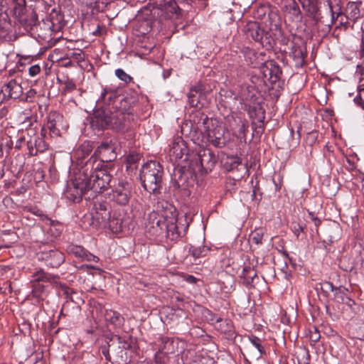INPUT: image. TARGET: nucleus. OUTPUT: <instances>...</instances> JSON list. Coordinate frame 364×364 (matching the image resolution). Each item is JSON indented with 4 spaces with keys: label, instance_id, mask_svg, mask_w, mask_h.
Returning a JSON list of instances; mask_svg holds the SVG:
<instances>
[{
    "label": "nucleus",
    "instance_id": "f257e3e1",
    "mask_svg": "<svg viewBox=\"0 0 364 364\" xmlns=\"http://www.w3.org/2000/svg\"><path fill=\"white\" fill-rule=\"evenodd\" d=\"M126 117L127 115L121 111L112 112L105 107H100L94 110L90 124L94 129H111L124 132L127 127Z\"/></svg>",
    "mask_w": 364,
    "mask_h": 364
},
{
    "label": "nucleus",
    "instance_id": "f03ea898",
    "mask_svg": "<svg viewBox=\"0 0 364 364\" xmlns=\"http://www.w3.org/2000/svg\"><path fill=\"white\" fill-rule=\"evenodd\" d=\"M109 183H66L63 194L65 198L73 203H80L82 196L86 200L94 199L97 197L96 193L103 194L109 189Z\"/></svg>",
    "mask_w": 364,
    "mask_h": 364
},
{
    "label": "nucleus",
    "instance_id": "7ed1b4c3",
    "mask_svg": "<svg viewBox=\"0 0 364 364\" xmlns=\"http://www.w3.org/2000/svg\"><path fill=\"white\" fill-rule=\"evenodd\" d=\"M192 155L189 165L194 172L201 176L211 171L217 162L216 156L209 149L200 147Z\"/></svg>",
    "mask_w": 364,
    "mask_h": 364
},
{
    "label": "nucleus",
    "instance_id": "20e7f679",
    "mask_svg": "<svg viewBox=\"0 0 364 364\" xmlns=\"http://www.w3.org/2000/svg\"><path fill=\"white\" fill-rule=\"evenodd\" d=\"M15 18L26 31H33L38 24V15L31 7H26V0H11Z\"/></svg>",
    "mask_w": 364,
    "mask_h": 364
},
{
    "label": "nucleus",
    "instance_id": "39448f33",
    "mask_svg": "<svg viewBox=\"0 0 364 364\" xmlns=\"http://www.w3.org/2000/svg\"><path fill=\"white\" fill-rule=\"evenodd\" d=\"M32 277L33 279L31 281V294L33 297L41 300H43L48 293V286L43 283H55L59 278L58 276L46 272L42 269L34 272Z\"/></svg>",
    "mask_w": 364,
    "mask_h": 364
},
{
    "label": "nucleus",
    "instance_id": "423d86ee",
    "mask_svg": "<svg viewBox=\"0 0 364 364\" xmlns=\"http://www.w3.org/2000/svg\"><path fill=\"white\" fill-rule=\"evenodd\" d=\"M244 32L247 38L259 43L263 47L272 48L274 39L270 32L262 29L257 22H248L244 27Z\"/></svg>",
    "mask_w": 364,
    "mask_h": 364
},
{
    "label": "nucleus",
    "instance_id": "0eeeda50",
    "mask_svg": "<svg viewBox=\"0 0 364 364\" xmlns=\"http://www.w3.org/2000/svg\"><path fill=\"white\" fill-rule=\"evenodd\" d=\"M110 216V206L107 201H94L91 210V225L96 228H106Z\"/></svg>",
    "mask_w": 364,
    "mask_h": 364
},
{
    "label": "nucleus",
    "instance_id": "6e6552de",
    "mask_svg": "<svg viewBox=\"0 0 364 364\" xmlns=\"http://www.w3.org/2000/svg\"><path fill=\"white\" fill-rule=\"evenodd\" d=\"M36 257L48 268H58L65 259L63 252L56 248L48 249L46 246L36 253Z\"/></svg>",
    "mask_w": 364,
    "mask_h": 364
},
{
    "label": "nucleus",
    "instance_id": "1a4fd4ad",
    "mask_svg": "<svg viewBox=\"0 0 364 364\" xmlns=\"http://www.w3.org/2000/svg\"><path fill=\"white\" fill-rule=\"evenodd\" d=\"M46 136V129L42 127L41 134L38 133L36 126L33 127L32 136H31V142L28 143V149L26 154L29 157L36 156L40 154L44 153L48 149V144H47L44 137Z\"/></svg>",
    "mask_w": 364,
    "mask_h": 364
},
{
    "label": "nucleus",
    "instance_id": "9d476101",
    "mask_svg": "<svg viewBox=\"0 0 364 364\" xmlns=\"http://www.w3.org/2000/svg\"><path fill=\"white\" fill-rule=\"evenodd\" d=\"M164 171L161 165L150 161L142 166L139 173L141 182H161Z\"/></svg>",
    "mask_w": 364,
    "mask_h": 364
},
{
    "label": "nucleus",
    "instance_id": "9b49d317",
    "mask_svg": "<svg viewBox=\"0 0 364 364\" xmlns=\"http://www.w3.org/2000/svg\"><path fill=\"white\" fill-rule=\"evenodd\" d=\"M151 6L154 10L159 11L157 14L164 18H171L173 16L178 17L181 14V9L173 0H154Z\"/></svg>",
    "mask_w": 364,
    "mask_h": 364
},
{
    "label": "nucleus",
    "instance_id": "f8f14e48",
    "mask_svg": "<svg viewBox=\"0 0 364 364\" xmlns=\"http://www.w3.org/2000/svg\"><path fill=\"white\" fill-rule=\"evenodd\" d=\"M169 155L171 160L177 162L179 160L190 164L192 158V153H188L186 142L181 138L176 139L171 144Z\"/></svg>",
    "mask_w": 364,
    "mask_h": 364
},
{
    "label": "nucleus",
    "instance_id": "ddd939ff",
    "mask_svg": "<svg viewBox=\"0 0 364 364\" xmlns=\"http://www.w3.org/2000/svg\"><path fill=\"white\" fill-rule=\"evenodd\" d=\"M33 122L29 121L28 124L23 123V127L18 130L15 136V151H21L26 147V152L28 149V143L31 142Z\"/></svg>",
    "mask_w": 364,
    "mask_h": 364
},
{
    "label": "nucleus",
    "instance_id": "4468645a",
    "mask_svg": "<svg viewBox=\"0 0 364 364\" xmlns=\"http://www.w3.org/2000/svg\"><path fill=\"white\" fill-rule=\"evenodd\" d=\"M23 94V88L21 83L16 80L12 79L6 83L0 91V102L11 99L20 98Z\"/></svg>",
    "mask_w": 364,
    "mask_h": 364
},
{
    "label": "nucleus",
    "instance_id": "2eb2a0df",
    "mask_svg": "<svg viewBox=\"0 0 364 364\" xmlns=\"http://www.w3.org/2000/svg\"><path fill=\"white\" fill-rule=\"evenodd\" d=\"M47 124L43 127L49 130L51 137L60 136V129L63 127V116L58 112H50L47 117Z\"/></svg>",
    "mask_w": 364,
    "mask_h": 364
},
{
    "label": "nucleus",
    "instance_id": "dca6fc26",
    "mask_svg": "<svg viewBox=\"0 0 364 364\" xmlns=\"http://www.w3.org/2000/svg\"><path fill=\"white\" fill-rule=\"evenodd\" d=\"M94 155L102 162L112 161L117 157L115 144L112 141L102 142L95 151Z\"/></svg>",
    "mask_w": 364,
    "mask_h": 364
},
{
    "label": "nucleus",
    "instance_id": "f3484780",
    "mask_svg": "<svg viewBox=\"0 0 364 364\" xmlns=\"http://www.w3.org/2000/svg\"><path fill=\"white\" fill-rule=\"evenodd\" d=\"M209 142L215 147L221 148L226 145L228 139L225 136L223 127L217 126L213 129L205 128Z\"/></svg>",
    "mask_w": 364,
    "mask_h": 364
},
{
    "label": "nucleus",
    "instance_id": "a211bd4d",
    "mask_svg": "<svg viewBox=\"0 0 364 364\" xmlns=\"http://www.w3.org/2000/svg\"><path fill=\"white\" fill-rule=\"evenodd\" d=\"M178 220L176 218L166 220L165 225L166 230V237L171 241H176L181 237L186 232L188 228V224L183 225V232L179 229V226L177 223Z\"/></svg>",
    "mask_w": 364,
    "mask_h": 364
},
{
    "label": "nucleus",
    "instance_id": "6ab92c4d",
    "mask_svg": "<svg viewBox=\"0 0 364 364\" xmlns=\"http://www.w3.org/2000/svg\"><path fill=\"white\" fill-rule=\"evenodd\" d=\"M261 71L264 77L272 83L277 82L282 74L279 66L272 61L265 63L261 68Z\"/></svg>",
    "mask_w": 364,
    "mask_h": 364
},
{
    "label": "nucleus",
    "instance_id": "aec40b11",
    "mask_svg": "<svg viewBox=\"0 0 364 364\" xmlns=\"http://www.w3.org/2000/svg\"><path fill=\"white\" fill-rule=\"evenodd\" d=\"M156 211L161 213L165 220L173 219L177 216L176 207L165 200H159L156 205Z\"/></svg>",
    "mask_w": 364,
    "mask_h": 364
},
{
    "label": "nucleus",
    "instance_id": "412c9836",
    "mask_svg": "<svg viewBox=\"0 0 364 364\" xmlns=\"http://www.w3.org/2000/svg\"><path fill=\"white\" fill-rule=\"evenodd\" d=\"M48 22V28L53 31L60 30L65 26L64 16L60 10L54 8L52 9Z\"/></svg>",
    "mask_w": 364,
    "mask_h": 364
},
{
    "label": "nucleus",
    "instance_id": "4be33fe9",
    "mask_svg": "<svg viewBox=\"0 0 364 364\" xmlns=\"http://www.w3.org/2000/svg\"><path fill=\"white\" fill-rule=\"evenodd\" d=\"M215 322L218 323V330L225 335L227 338L232 339L235 337V331L232 321L223 320L220 317H218L215 319Z\"/></svg>",
    "mask_w": 364,
    "mask_h": 364
},
{
    "label": "nucleus",
    "instance_id": "5701e85b",
    "mask_svg": "<svg viewBox=\"0 0 364 364\" xmlns=\"http://www.w3.org/2000/svg\"><path fill=\"white\" fill-rule=\"evenodd\" d=\"M155 216V213L150 215L146 228L149 229V231L153 235H159L161 233L163 227L165 226L166 223V220H165L164 218L163 220L158 219Z\"/></svg>",
    "mask_w": 364,
    "mask_h": 364
},
{
    "label": "nucleus",
    "instance_id": "b1692460",
    "mask_svg": "<svg viewBox=\"0 0 364 364\" xmlns=\"http://www.w3.org/2000/svg\"><path fill=\"white\" fill-rule=\"evenodd\" d=\"M124 183H118L117 187L112 189V198L120 205H125L129 201V191L125 188Z\"/></svg>",
    "mask_w": 364,
    "mask_h": 364
},
{
    "label": "nucleus",
    "instance_id": "393cba45",
    "mask_svg": "<svg viewBox=\"0 0 364 364\" xmlns=\"http://www.w3.org/2000/svg\"><path fill=\"white\" fill-rule=\"evenodd\" d=\"M240 277L246 287H253L255 280L258 279L257 271L250 264L244 266Z\"/></svg>",
    "mask_w": 364,
    "mask_h": 364
},
{
    "label": "nucleus",
    "instance_id": "a878e982",
    "mask_svg": "<svg viewBox=\"0 0 364 364\" xmlns=\"http://www.w3.org/2000/svg\"><path fill=\"white\" fill-rule=\"evenodd\" d=\"M14 145L15 136H9V138L3 139L0 145L1 156H4L7 159H11V156L14 155Z\"/></svg>",
    "mask_w": 364,
    "mask_h": 364
},
{
    "label": "nucleus",
    "instance_id": "bb28decb",
    "mask_svg": "<svg viewBox=\"0 0 364 364\" xmlns=\"http://www.w3.org/2000/svg\"><path fill=\"white\" fill-rule=\"evenodd\" d=\"M159 350L158 351L164 352L166 354H172L176 352V346L173 338L162 336L157 341Z\"/></svg>",
    "mask_w": 364,
    "mask_h": 364
},
{
    "label": "nucleus",
    "instance_id": "cd10ccee",
    "mask_svg": "<svg viewBox=\"0 0 364 364\" xmlns=\"http://www.w3.org/2000/svg\"><path fill=\"white\" fill-rule=\"evenodd\" d=\"M119 97L117 90L110 87H105L101 93L100 98L97 102L100 103L102 102L105 105H110L115 103Z\"/></svg>",
    "mask_w": 364,
    "mask_h": 364
},
{
    "label": "nucleus",
    "instance_id": "c85d7f7f",
    "mask_svg": "<svg viewBox=\"0 0 364 364\" xmlns=\"http://www.w3.org/2000/svg\"><path fill=\"white\" fill-rule=\"evenodd\" d=\"M104 316L105 320L115 327H121L124 324L123 316L117 311L107 309Z\"/></svg>",
    "mask_w": 364,
    "mask_h": 364
},
{
    "label": "nucleus",
    "instance_id": "c756f323",
    "mask_svg": "<svg viewBox=\"0 0 364 364\" xmlns=\"http://www.w3.org/2000/svg\"><path fill=\"white\" fill-rule=\"evenodd\" d=\"M346 18L353 21L360 17V9L358 3L349 1L346 8Z\"/></svg>",
    "mask_w": 364,
    "mask_h": 364
},
{
    "label": "nucleus",
    "instance_id": "7c9ffc66",
    "mask_svg": "<svg viewBox=\"0 0 364 364\" xmlns=\"http://www.w3.org/2000/svg\"><path fill=\"white\" fill-rule=\"evenodd\" d=\"M291 54L295 63L296 68H301L305 63L304 49L300 46H293Z\"/></svg>",
    "mask_w": 364,
    "mask_h": 364
},
{
    "label": "nucleus",
    "instance_id": "2f4dec72",
    "mask_svg": "<svg viewBox=\"0 0 364 364\" xmlns=\"http://www.w3.org/2000/svg\"><path fill=\"white\" fill-rule=\"evenodd\" d=\"M210 250V248L205 245L196 246L191 245L188 248L189 254L195 259L205 257Z\"/></svg>",
    "mask_w": 364,
    "mask_h": 364
},
{
    "label": "nucleus",
    "instance_id": "473e14b6",
    "mask_svg": "<svg viewBox=\"0 0 364 364\" xmlns=\"http://www.w3.org/2000/svg\"><path fill=\"white\" fill-rule=\"evenodd\" d=\"M287 12L291 14L295 18H299L301 15L299 4L296 0H282Z\"/></svg>",
    "mask_w": 364,
    "mask_h": 364
},
{
    "label": "nucleus",
    "instance_id": "72a5a7b5",
    "mask_svg": "<svg viewBox=\"0 0 364 364\" xmlns=\"http://www.w3.org/2000/svg\"><path fill=\"white\" fill-rule=\"evenodd\" d=\"M92 146L89 141L83 142L75 151V155L79 160H83L88 156L92 151Z\"/></svg>",
    "mask_w": 364,
    "mask_h": 364
},
{
    "label": "nucleus",
    "instance_id": "f704fd0d",
    "mask_svg": "<svg viewBox=\"0 0 364 364\" xmlns=\"http://www.w3.org/2000/svg\"><path fill=\"white\" fill-rule=\"evenodd\" d=\"M92 177H95L93 182H95V181L110 182L112 180V176L108 173L107 170L105 168H98V166L96 167L95 175H92Z\"/></svg>",
    "mask_w": 364,
    "mask_h": 364
},
{
    "label": "nucleus",
    "instance_id": "c9c22d12",
    "mask_svg": "<svg viewBox=\"0 0 364 364\" xmlns=\"http://www.w3.org/2000/svg\"><path fill=\"white\" fill-rule=\"evenodd\" d=\"M152 28L151 21L149 19H142L139 21L136 25V30L141 36L149 33Z\"/></svg>",
    "mask_w": 364,
    "mask_h": 364
},
{
    "label": "nucleus",
    "instance_id": "e433bc0d",
    "mask_svg": "<svg viewBox=\"0 0 364 364\" xmlns=\"http://www.w3.org/2000/svg\"><path fill=\"white\" fill-rule=\"evenodd\" d=\"M241 165L242 164L239 157L235 156H228L226 161L224 163V167L228 171L237 169L238 166Z\"/></svg>",
    "mask_w": 364,
    "mask_h": 364
},
{
    "label": "nucleus",
    "instance_id": "4c0bfd02",
    "mask_svg": "<svg viewBox=\"0 0 364 364\" xmlns=\"http://www.w3.org/2000/svg\"><path fill=\"white\" fill-rule=\"evenodd\" d=\"M67 251L69 254L73 255L76 257L82 259L86 250L82 246L71 244L68 246Z\"/></svg>",
    "mask_w": 364,
    "mask_h": 364
},
{
    "label": "nucleus",
    "instance_id": "58836bf2",
    "mask_svg": "<svg viewBox=\"0 0 364 364\" xmlns=\"http://www.w3.org/2000/svg\"><path fill=\"white\" fill-rule=\"evenodd\" d=\"M140 160L139 154H131L127 158V171H134L137 168V163Z\"/></svg>",
    "mask_w": 364,
    "mask_h": 364
},
{
    "label": "nucleus",
    "instance_id": "ea45409f",
    "mask_svg": "<svg viewBox=\"0 0 364 364\" xmlns=\"http://www.w3.org/2000/svg\"><path fill=\"white\" fill-rule=\"evenodd\" d=\"M238 122L240 124L235 128V129H233L232 132H234L238 137H245L246 132L248 129V122L247 119L238 120Z\"/></svg>",
    "mask_w": 364,
    "mask_h": 364
},
{
    "label": "nucleus",
    "instance_id": "a19ab883",
    "mask_svg": "<svg viewBox=\"0 0 364 364\" xmlns=\"http://www.w3.org/2000/svg\"><path fill=\"white\" fill-rule=\"evenodd\" d=\"M355 102L364 109V80L360 81L358 87V95L354 99Z\"/></svg>",
    "mask_w": 364,
    "mask_h": 364
},
{
    "label": "nucleus",
    "instance_id": "79ce46f5",
    "mask_svg": "<svg viewBox=\"0 0 364 364\" xmlns=\"http://www.w3.org/2000/svg\"><path fill=\"white\" fill-rule=\"evenodd\" d=\"M107 226H108V228L111 230L112 232L117 233L122 230V222L121 219H111L110 218Z\"/></svg>",
    "mask_w": 364,
    "mask_h": 364
},
{
    "label": "nucleus",
    "instance_id": "37998d69",
    "mask_svg": "<svg viewBox=\"0 0 364 364\" xmlns=\"http://www.w3.org/2000/svg\"><path fill=\"white\" fill-rule=\"evenodd\" d=\"M115 338L118 343L120 344V348H122L124 349H129L131 348L132 346V337L130 336H119L118 335H114L112 336V339Z\"/></svg>",
    "mask_w": 364,
    "mask_h": 364
},
{
    "label": "nucleus",
    "instance_id": "c03bdc74",
    "mask_svg": "<svg viewBox=\"0 0 364 364\" xmlns=\"http://www.w3.org/2000/svg\"><path fill=\"white\" fill-rule=\"evenodd\" d=\"M347 291V289L342 288L341 287H336L334 291L333 300L337 303L341 304L348 295Z\"/></svg>",
    "mask_w": 364,
    "mask_h": 364
},
{
    "label": "nucleus",
    "instance_id": "a18cd8bd",
    "mask_svg": "<svg viewBox=\"0 0 364 364\" xmlns=\"http://www.w3.org/2000/svg\"><path fill=\"white\" fill-rule=\"evenodd\" d=\"M249 340L251 343L257 349L259 352V356L265 353V350L262 344V340L254 335L249 336Z\"/></svg>",
    "mask_w": 364,
    "mask_h": 364
},
{
    "label": "nucleus",
    "instance_id": "49530a36",
    "mask_svg": "<svg viewBox=\"0 0 364 364\" xmlns=\"http://www.w3.org/2000/svg\"><path fill=\"white\" fill-rule=\"evenodd\" d=\"M264 230L262 228L255 230L250 235V238L255 244L259 245L262 244Z\"/></svg>",
    "mask_w": 364,
    "mask_h": 364
},
{
    "label": "nucleus",
    "instance_id": "de8ad7c7",
    "mask_svg": "<svg viewBox=\"0 0 364 364\" xmlns=\"http://www.w3.org/2000/svg\"><path fill=\"white\" fill-rule=\"evenodd\" d=\"M154 364H169V357L162 351H157L154 355Z\"/></svg>",
    "mask_w": 364,
    "mask_h": 364
},
{
    "label": "nucleus",
    "instance_id": "09e8293b",
    "mask_svg": "<svg viewBox=\"0 0 364 364\" xmlns=\"http://www.w3.org/2000/svg\"><path fill=\"white\" fill-rule=\"evenodd\" d=\"M244 114L241 113H235L231 115V118L229 119V124L232 130L235 129L240 124L238 120H245Z\"/></svg>",
    "mask_w": 364,
    "mask_h": 364
},
{
    "label": "nucleus",
    "instance_id": "8fccbe9b",
    "mask_svg": "<svg viewBox=\"0 0 364 364\" xmlns=\"http://www.w3.org/2000/svg\"><path fill=\"white\" fill-rule=\"evenodd\" d=\"M244 57L248 65L255 66L256 55L254 50L246 48L244 50Z\"/></svg>",
    "mask_w": 364,
    "mask_h": 364
},
{
    "label": "nucleus",
    "instance_id": "3c124183",
    "mask_svg": "<svg viewBox=\"0 0 364 364\" xmlns=\"http://www.w3.org/2000/svg\"><path fill=\"white\" fill-rule=\"evenodd\" d=\"M115 75L122 81L124 82L126 84H129L132 82L133 78L129 74L124 72V70L122 68H117L115 70Z\"/></svg>",
    "mask_w": 364,
    "mask_h": 364
},
{
    "label": "nucleus",
    "instance_id": "603ef678",
    "mask_svg": "<svg viewBox=\"0 0 364 364\" xmlns=\"http://www.w3.org/2000/svg\"><path fill=\"white\" fill-rule=\"evenodd\" d=\"M144 190L154 195L160 193V183H141Z\"/></svg>",
    "mask_w": 364,
    "mask_h": 364
},
{
    "label": "nucleus",
    "instance_id": "864d4df0",
    "mask_svg": "<svg viewBox=\"0 0 364 364\" xmlns=\"http://www.w3.org/2000/svg\"><path fill=\"white\" fill-rule=\"evenodd\" d=\"M144 190L154 195L160 193V183H141Z\"/></svg>",
    "mask_w": 364,
    "mask_h": 364
},
{
    "label": "nucleus",
    "instance_id": "5fc2aeb1",
    "mask_svg": "<svg viewBox=\"0 0 364 364\" xmlns=\"http://www.w3.org/2000/svg\"><path fill=\"white\" fill-rule=\"evenodd\" d=\"M320 285L321 290L325 294L326 296H327L330 291L334 292L336 289V287H335L330 282H323L321 283Z\"/></svg>",
    "mask_w": 364,
    "mask_h": 364
},
{
    "label": "nucleus",
    "instance_id": "6e6d98bb",
    "mask_svg": "<svg viewBox=\"0 0 364 364\" xmlns=\"http://www.w3.org/2000/svg\"><path fill=\"white\" fill-rule=\"evenodd\" d=\"M198 94L188 92V103L191 107H198V105L199 103L198 97L197 96Z\"/></svg>",
    "mask_w": 364,
    "mask_h": 364
},
{
    "label": "nucleus",
    "instance_id": "4d7b16f0",
    "mask_svg": "<svg viewBox=\"0 0 364 364\" xmlns=\"http://www.w3.org/2000/svg\"><path fill=\"white\" fill-rule=\"evenodd\" d=\"M61 288H62L63 294V295H65V298L68 300H70L71 301H74L73 296H72L73 294H76L74 291V290L73 289L65 286V285L61 286Z\"/></svg>",
    "mask_w": 364,
    "mask_h": 364
},
{
    "label": "nucleus",
    "instance_id": "13d9d810",
    "mask_svg": "<svg viewBox=\"0 0 364 364\" xmlns=\"http://www.w3.org/2000/svg\"><path fill=\"white\" fill-rule=\"evenodd\" d=\"M23 210L25 212H30L33 213V215H36L37 216H42L43 213L42 211L38 209L36 207H33L31 205H25L23 207Z\"/></svg>",
    "mask_w": 364,
    "mask_h": 364
},
{
    "label": "nucleus",
    "instance_id": "bf43d9fd",
    "mask_svg": "<svg viewBox=\"0 0 364 364\" xmlns=\"http://www.w3.org/2000/svg\"><path fill=\"white\" fill-rule=\"evenodd\" d=\"M76 89V85L72 80H67L65 82V92H71Z\"/></svg>",
    "mask_w": 364,
    "mask_h": 364
},
{
    "label": "nucleus",
    "instance_id": "052dcab7",
    "mask_svg": "<svg viewBox=\"0 0 364 364\" xmlns=\"http://www.w3.org/2000/svg\"><path fill=\"white\" fill-rule=\"evenodd\" d=\"M82 259L86 260L88 262H97L99 261V258L97 256L91 254L87 250H86L85 255Z\"/></svg>",
    "mask_w": 364,
    "mask_h": 364
},
{
    "label": "nucleus",
    "instance_id": "680f3d73",
    "mask_svg": "<svg viewBox=\"0 0 364 364\" xmlns=\"http://www.w3.org/2000/svg\"><path fill=\"white\" fill-rule=\"evenodd\" d=\"M320 337V333L316 328H314V331H310L309 338L311 342L316 343Z\"/></svg>",
    "mask_w": 364,
    "mask_h": 364
},
{
    "label": "nucleus",
    "instance_id": "e2e57ef3",
    "mask_svg": "<svg viewBox=\"0 0 364 364\" xmlns=\"http://www.w3.org/2000/svg\"><path fill=\"white\" fill-rule=\"evenodd\" d=\"M40 72L41 67L38 64L31 66L28 69V74L31 77L37 75Z\"/></svg>",
    "mask_w": 364,
    "mask_h": 364
},
{
    "label": "nucleus",
    "instance_id": "0e129e2a",
    "mask_svg": "<svg viewBox=\"0 0 364 364\" xmlns=\"http://www.w3.org/2000/svg\"><path fill=\"white\" fill-rule=\"evenodd\" d=\"M70 57L78 60L81 61L84 60V55L82 51L79 50L77 51H73L70 53Z\"/></svg>",
    "mask_w": 364,
    "mask_h": 364
},
{
    "label": "nucleus",
    "instance_id": "69168bd1",
    "mask_svg": "<svg viewBox=\"0 0 364 364\" xmlns=\"http://www.w3.org/2000/svg\"><path fill=\"white\" fill-rule=\"evenodd\" d=\"M109 345L107 344V346H104L101 348L102 353L105 357V359L107 361H110L111 360V355L109 354Z\"/></svg>",
    "mask_w": 364,
    "mask_h": 364
},
{
    "label": "nucleus",
    "instance_id": "338daca9",
    "mask_svg": "<svg viewBox=\"0 0 364 364\" xmlns=\"http://www.w3.org/2000/svg\"><path fill=\"white\" fill-rule=\"evenodd\" d=\"M203 90V85L200 84H197L193 86H192L190 88L189 92L196 93V94H200Z\"/></svg>",
    "mask_w": 364,
    "mask_h": 364
},
{
    "label": "nucleus",
    "instance_id": "774afa93",
    "mask_svg": "<svg viewBox=\"0 0 364 364\" xmlns=\"http://www.w3.org/2000/svg\"><path fill=\"white\" fill-rule=\"evenodd\" d=\"M341 304H346L350 309H353V306L355 305V301L347 295L345 299L343 300V302H342Z\"/></svg>",
    "mask_w": 364,
    "mask_h": 364
}]
</instances>
